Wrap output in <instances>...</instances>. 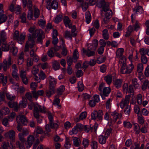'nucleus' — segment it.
<instances>
[{"label": "nucleus", "instance_id": "f257e3e1", "mask_svg": "<svg viewBox=\"0 0 149 149\" xmlns=\"http://www.w3.org/2000/svg\"><path fill=\"white\" fill-rule=\"evenodd\" d=\"M43 34V31L41 29L35 30L32 35L29 34L28 36V40L26 42L25 46V51H27L29 48H33L35 45L36 38L38 36H42Z\"/></svg>", "mask_w": 149, "mask_h": 149}, {"label": "nucleus", "instance_id": "f03ea898", "mask_svg": "<svg viewBox=\"0 0 149 149\" xmlns=\"http://www.w3.org/2000/svg\"><path fill=\"white\" fill-rule=\"evenodd\" d=\"M16 120L18 123L17 127V129L18 131L21 132L23 129L20 124V123L24 125H26L27 123V120L24 116L19 115L17 116Z\"/></svg>", "mask_w": 149, "mask_h": 149}, {"label": "nucleus", "instance_id": "7ed1b4c3", "mask_svg": "<svg viewBox=\"0 0 149 149\" xmlns=\"http://www.w3.org/2000/svg\"><path fill=\"white\" fill-rule=\"evenodd\" d=\"M28 107L31 110L34 108L33 111H40V112L44 113L46 112L44 107H41L36 103L30 102L28 104Z\"/></svg>", "mask_w": 149, "mask_h": 149}, {"label": "nucleus", "instance_id": "20e7f679", "mask_svg": "<svg viewBox=\"0 0 149 149\" xmlns=\"http://www.w3.org/2000/svg\"><path fill=\"white\" fill-rule=\"evenodd\" d=\"M69 28L71 29V33L70 31H66L64 34V36L66 39H71L72 37H75L77 35L76 27L74 25L73 27L69 26Z\"/></svg>", "mask_w": 149, "mask_h": 149}, {"label": "nucleus", "instance_id": "39448f33", "mask_svg": "<svg viewBox=\"0 0 149 149\" xmlns=\"http://www.w3.org/2000/svg\"><path fill=\"white\" fill-rule=\"evenodd\" d=\"M103 114V111L102 110L98 111L94 110L91 113V119L93 120H101L102 119Z\"/></svg>", "mask_w": 149, "mask_h": 149}, {"label": "nucleus", "instance_id": "423d86ee", "mask_svg": "<svg viewBox=\"0 0 149 149\" xmlns=\"http://www.w3.org/2000/svg\"><path fill=\"white\" fill-rule=\"evenodd\" d=\"M134 68L132 63H131L128 66L124 65L121 67L120 72L122 74H129L131 73Z\"/></svg>", "mask_w": 149, "mask_h": 149}, {"label": "nucleus", "instance_id": "0eeeda50", "mask_svg": "<svg viewBox=\"0 0 149 149\" xmlns=\"http://www.w3.org/2000/svg\"><path fill=\"white\" fill-rule=\"evenodd\" d=\"M12 63V61L11 60V57L10 56H9L7 60L5 59L3 62L2 67L3 70L5 71H6Z\"/></svg>", "mask_w": 149, "mask_h": 149}, {"label": "nucleus", "instance_id": "6e6552de", "mask_svg": "<svg viewBox=\"0 0 149 149\" xmlns=\"http://www.w3.org/2000/svg\"><path fill=\"white\" fill-rule=\"evenodd\" d=\"M83 127V125L81 124L78 123L74 127L72 130L69 132L70 135H72L73 134H77L79 131L81 130Z\"/></svg>", "mask_w": 149, "mask_h": 149}, {"label": "nucleus", "instance_id": "1a4fd4ad", "mask_svg": "<svg viewBox=\"0 0 149 149\" xmlns=\"http://www.w3.org/2000/svg\"><path fill=\"white\" fill-rule=\"evenodd\" d=\"M47 114L51 127L52 128H58V124L56 123L53 122V114L51 113L50 111L47 112Z\"/></svg>", "mask_w": 149, "mask_h": 149}, {"label": "nucleus", "instance_id": "9d476101", "mask_svg": "<svg viewBox=\"0 0 149 149\" xmlns=\"http://www.w3.org/2000/svg\"><path fill=\"white\" fill-rule=\"evenodd\" d=\"M15 132L13 130L9 131L4 134V136L6 138H9L10 140V142L11 141L12 143L15 141Z\"/></svg>", "mask_w": 149, "mask_h": 149}, {"label": "nucleus", "instance_id": "9b49d317", "mask_svg": "<svg viewBox=\"0 0 149 149\" xmlns=\"http://www.w3.org/2000/svg\"><path fill=\"white\" fill-rule=\"evenodd\" d=\"M88 49L87 50L84 49H83L82 50V53L83 54H86L88 57H90L94 56L95 54V51L93 50L92 47H89V45H88Z\"/></svg>", "mask_w": 149, "mask_h": 149}, {"label": "nucleus", "instance_id": "f8f14e48", "mask_svg": "<svg viewBox=\"0 0 149 149\" xmlns=\"http://www.w3.org/2000/svg\"><path fill=\"white\" fill-rule=\"evenodd\" d=\"M24 142H20L19 141H16L15 146H13V143L11 141L10 143V146H9L10 149H15L16 147L19 148V149H25L24 145Z\"/></svg>", "mask_w": 149, "mask_h": 149}, {"label": "nucleus", "instance_id": "ddd939ff", "mask_svg": "<svg viewBox=\"0 0 149 149\" xmlns=\"http://www.w3.org/2000/svg\"><path fill=\"white\" fill-rule=\"evenodd\" d=\"M27 6L29 8V10L28 11L27 18L29 20L33 19V9L32 8V5L31 1L29 0L28 2Z\"/></svg>", "mask_w": 149, "mask_h": 149}, {"label": "nucleus", "instance_id": "4468645a", "mask_svg": "<svg viewBox=\"0 0 149 149\" xmlns=\"http://www.w3.org/2000/svg\"><path fill=\"white\" fill-rule=\"evenodd\" d=\"M49 87L50 88L55 89L57 84V79L49 76Z\"/></svg>", "mask_w": 149, "mask_h": 149}, {"label": "nucleus", "instance_id": "2eb2a0df", "mask_svg": "<svg viewBox=\"0 0 149 149\" xmlns=\"http://www.w3.org/2000/svg\"><path fill=\"white\" fill-rule=\"evenodd\" d=\"M15 43L11 41L8 44L5 43L3 45L1 48L2 51L6 52L8 51L9 48H10L11 47H13L15 46Z\"/></svg>", "mask_w": 149, "mask_h": 149}, {"label": "nucleus", "instance_id": "dca6fc26", "mask_svg": "<svg viewBox=\"0 0 149 149\" xmlns=\"http://www.w3.org/2000/svg\"><path fill=\"white\" fill-rule=\"evenodd\" d=\"M111 91L109 87H104L102 92L100 93V94L101 96L102 99L104 100L105 99V97L108 96L110 93Z\"/></svg>", "mask_w": 149, "mask_h": 149}, {"label": "nucleus", "instance_id": "f3484780", "mask_svg": "<svg viewBox=\"0 0 149 149\" xmlns=\"http://www.w3.org/2000/svg\"><path fill=\"white\" fill-rule=\"evenodd\" d=\"M34 141V138L33 136H29L27 138V141L25 143L26 148H30Z\"/></svg>", "mask_w": 149, "mask_h": 149}, {"label": "nucleus", "instance_id": "a211bd4d", "mask_svg": "<svg viewBox=\"0 0 149 149\" xmlns=\"http://www.w3.org/2000/svg\"><path fill=\"white\" fill-rule=\"evenodd\" d=\"M130 100V97L127 96L125 99L123 100L120 103V107L123 109L125 106H128V105Z\"/></svg>", "mask_w": 149, "mask_h": 149}, {"label": "nucleus", "instance_id": "6ab92c4d", "mask_svg": "<svg viewBox=\"0 0 149 149\" xmlns=\"http://www.w3.org/2000/svg\"><path fill=\"white\" fill-rule=\"evenodd\" d=\"M111 115L113 118V120L114 122H115L118 119H120L121 118L122 115L121 113L119 114L116 111L111 112Z\"/></svg>", "mask_w": 149, "mask_h": 149}, {"label": "nucleus", "instance_id": "aec40b11", "mask_svg": "<svg viewBox=\"0 0 149 149\" xmlns=\"http://www.w3.org/2000/svg\"><path fill=\"white\" fill-rule=\"evenodd\" d=\"M26 33L23 32L21 33L17 40V41L20 44H22L24 42L26 37Z\"/></svg>", "mask_w": 149, "mask_h": 149}, {"label": "nucleus", "instance_id": "412c9836", "mask_svg": "<svg viewBox=\"0 0 149 149\" xmlns=\"http://www.w3.org/2000/svg\"><path fill=\"white\" fill-rule=\"evenodd\" d=\"M97 6L99 8H103V10L104 9H106V8L109 7V4L108 3H106L104 0H101L97 4Z\"/></svg>", "mask_w": 149, "mask_h": 149}, {"label": "nucleus", "instance_id": "4be33fe9", "mask_svg": "<svg viewBox=\"0 0 149 149\" xmlns=\"http://www.w3.org/2000/svg\"><path fill=\"white\" fill-rule=\"evenodd\" d=\"M134 14H132L131 16L132 21V23H134L135 21V24L134 25V30L137 31L140 29V25L139 22L137 21H135V17L134 16Z\"/></svg>", "mask_w": 149, "mask_h": 149}, {"label": "nucleus", "instance_id": "5701e85b", "mask_svg": "<svg viewBox=\"0 0 149 149\" xmlns=\"http://www.w3.org/2000/svg\"><path fill=\"white\" fill-rule=\"evenodd\" d=\"M44 93V91L42 90H39L37 91H33L32 92L34 97L37 99L38 96H42Z\"/></svg>", "mask_w": 149, "mask_h": 149}, {"label": "nucleus", "instance_id": "b1692460", "mask_svg": "<svg viewBox=\"0 0 149 149\" xmlns=\"http://www.w3.org/2000/svg\"><path fill=\"white\" fill-rule=\"evenodd\" d=\"M43 133V131L41 128L38 127L36 128L34 132V136L36 138L40 136L39 134H41Z\"/></svg>", "mask_w": 149, "mask_h": 149}, {"label": "nucleus", "instance_id": "393cba45", "mask_svg": "<svg viewBox=\"0 0 149 149\" xmlns=\"http://www.w3.org/2000/svg\"><path fill=\"white\" fill-rule=\"evenodd\" d=\"M124 52V49L123 48H118L116 51V57L118 58H119L122 57L124 56L123 55Z\"/></svg>", "mask_w": 149, "mask_h": 149}, {"label": "nucleus", "instance_id": "a878e982", "mask_svg": "<svg viewBox=\"0 0 149 149\" xmlns=\"http://www.w3.org/2000/svg\"><path fill=\"white\" fill-rule=\"evenodd\" d=\"M73 145L76 147H78L80 146L81 143V141L79 138L73 137H72Z\"/></svg>", "mask_w": 149, "mask_h": 149}, {"label": "nucleus", "instance_id": "bb28decb", "mask_svg": "<svg viewBox=\"0 0 149 149\" xmlns=\"http://www.w3.org/2000/svg\"><path fill=\"white\" fill-rule=\"evenodd\" d=\"M79 53L77 50L75 49L73 53V55L72 56V58H73L74 62L76 63L79 58Z\"/></svg>", "mask_w": 149, "mask_h": 149}, {"label": "nucleus", "instance_id": "cd10ccee", "mask_svg": "<svg viewBox=\"0 0 149 149\" xmlns=\"http://www.w3.org/2000/svg\"><path fill=\"white\" fill-rule=\"evenodd\" d=\"M8 105L9 107L13 108L15 111H18L19 107L17 103L9 102L8 103Z\"/></svg>", "mask_w": 149, "mask_h": 149}, {"label": "nucleus", "instance_id": "c85d7f7f", "mask_svg": "<svg viewBox=\"0 0 149 149\" xmlns=\"http://www.w3.org/2000/svg\"><path fill=\"white\" fill-rule=\"evenodd\" d=\"M122 82L123 80L122 79H117L114 81V85L117 88H119L121 87Z\"/></svg>", "mask_w": 149, "mask_h": 149}, {"label": "nucleus", "instance_id": "c756f323", "mask_svg": "<svg viewBox=\"0 0 149 149\" xmlns=\"http://www.w3.org/2000/svg\"><path fill=\"white\" fill-rule=\"evenodd\" d=\"M63 22L65 26L66 27L71 26L72 27L73 26L70 24V20L69 18L67 16H65L63 18Z\"/></svg>", "mask_w": 149, "mask_h": 149}, {"label": "nucleus", "instance_id": "7c9ffc66", "mask_svg": "<svg viewBox=\"0 0 149 149\" xmlns=\"http://www.w3.org/2000/svg\"><path fill=\"white\" fill-rule=\"evenodd\" d=\"M9 110L8 108L6 107H3L1 110H0V116L6 115L9 112Z\"/></svg>", "mask_w": 149, "mask_h": 149}, {"label": "nucleus", "instance_id": "2f4dec72", "mask_svg": "<svg viewBox=\"0 0 149 149\" xmlns=\"http://www.w3.org/2000/svg\"><path fill=\"white\" fill-rule=\"evenodd\" d=\"M87 113L85 111L82 112L81 113L79 118H77L75 119V121L77 122L79 121L80 120H81L85 119L86 117Z\"/></svg>", "mask_w": 149, "mask_h": 149}, {"label": "nucleus", "instance_id": "473e14b6", "mask_svg": "<svg viewBox=\"0 0 149 149\" xmlns=\"http://www.w3.org/2000/svg\"><path fill=\"white\" fill-rule=\"evenodd\" d=\"M118 59H119V64L120 65L121 67L122 66L126 65V58L125 56L122 57Z\"/></svg>", "mask_w": 149, "mask_h": 149}, {"label": "nucleus", "instance_id": "72a5a7b5", "mask_svg": "<svg viewBox=\"0 0 149 149\" xmlns=\"http://www.w3.org/2000/svg\"><path fill=\"white\" fill-rule=\"evenodd\" d=\"M55 92V89L50 88L49 87V89L46 91V95L47 97H49Z\"/></svg>", "mask_w": 149, "mask_h": 149}, {"label": "nucleus", "instance_id": "f704fd0d", "mask_svg": "<svg viewBox=\"0 0 149 149\" xmlns=\"http://www.w3.org/2000/svg\"><path fill=\"white\" fill-rule=\"evenodd\" d=\"M0 81L2 82L3 85H5L7 82V77H4L3 74L0 73Z\"/></svg>", "mask_w": 149, "mask_h": 149}, {"label": "nucleus", "instance_id": "c9c22d12", "mask_svg": "<svg viewBox=\"0 0 149 149\" xmlns=\"http://www.w3.org/2000/svg\"><path fill=\"white\" fill-rule=\"evenodd\" d=\"M112 76L111 74H109L106 76L104 77V79L108 84H110L112 81Z\"/></svg>", "mask_w": 149, "mask_h": 149}, {"label": "nucleus", "instance_id": "e433bc0d", "mask_svg": "<svg viewBox=\"0 0 149 149\" xmlns=\"http://www.w3.org/2000/svg\"><path fill=\"white\" fill-rule=\"evenodd\" d=\"M85 18L86 23L89 24L91 19V14L89 11H87L85 13Z\"/></svg>", "mask_w": 149, "mask_h": 149}, {"label": "nucleus", "instance_id": "4c0bfd02", "mask_svg": "<svg viewBox=\"0 0 149 149\" xmlns=\"http://www.w3.org/2000/svg\"><path fill=\"white\" fill-rule=\"evenodd\" d=\"M93 45H91V44H88L89 45V47H92L93 50H95L97 47L98 41L97 40H94L92 42Z\"/></svg>", "mask_w": 149, "mask_h": 149}, {"label": "nucleus", "instance_id": "58836bf2", "mask_svg": "<svg viewBox=\"0 0 149 149\" xmlns=\"http://www.w3.org/2000/svg\"><path fill=\"white\" fill-rule=\"evenodd\" d=\"M70 139L67 137H66L65 144L64 145L65 148L67 149H70L71 145L70 143Z\"/></svg>", "mask_w": 149, "mask_h": 149}, {"label": "nucleus", "instance_id": "ea45409f", "mask_svg": "<svg viewBox=\"0 0 149 149\" xmlns=\"http://www.w3.org/2000/svg\"><path fill=\"white\" fill-rule=\"evenodd\" d=\"M103 38L105 40H107L109 38L108 31L107 29H104L102 31Z\"/></svg>", "mask_w": 149, "mask_h": 149}, {"label": "nucleus", "instance_id": "a19ab883", "mask_svg": "<svg viewBox=\"0 0 149 149\" xmlns=\"http://www.w3.org/2000/svg\"><path fill=\"white\" fill-rule=\"evenodd\" d=\"M104 11L106 12L105 14V17L110 18L111 17L112 12L111 10L109 8L104 9Z\"/></svg>", "mask_w": 149, "mask_h": 149}, {"label": "nucleus", "instance_id": "79ce46f5", "mask_svg": "<svg viewBox=\"0 0 149 149\" xmlns=\"http://www.w3.org/2000/svg\"><path fill=\"white\" fill-rule=\"evenodd\" d=\"M106 138L105 136H100L99 138V143L102 144H105L106 142Z\"/></svg>", "mask_w": 149, "mask_h": 149}, {"label": "nucleus", "instance_id": "37998d69", "mask_svg": "<svg viewBox=\"0 0 149 149\" xmlns=\"http://www.w3.org/2000/svg\"><path fill=\"white\" fill-rule=\"evenodd\" d=\"M15 10L14 13H15L17 14H20L21 12V7L19 5H16L14 9Z\"/></svg>", "mask_w": 149, "mask_h": 149}, {"label": "nucleus", "instance_id": "c03bdc74", "mask_svg": "<svg viewBox=\"0 0 149 149\" xmlns=\"http://www.w3.org/2000/svg\"><path fill=\"white\" fill-rule=\"evenodd\" d=\"M6 16L2 14H0V24L3 22H5L7 20Z\"/></svg>", "mask_w": 149, "mask_h": 149}, {"label": "nucleus", "instance_id": "a18cd8bd", "mask_svg": "<svg viewBox=\"0 0 149 149\" xmlns=\"http://www.w3.org/2000/svg\"><path fill=\"white\" fill-rule=\"evenodd\" d=\"M65 87L64 86H60L57 89V93L58 95H61L65 90Z\"/></svg>", "mask_w": 149, "mask_h": 149}, {"label": "nucleus", "instance_id": "49530a36", "mask_svg": "<svg viewBox=\"0 0 149 149\" xmlns=\"http://www.w3.org/2000/svg\"><path fill=\"white\" fill-rule=\"evenodd\" d=\"M63 17L61 15H57L54 18V22L56 23H58L62 19Z\"/></svg>", "mask_w": 149, "mask_h": 149}, {"label": "nucleus", "instance_id": "de8ad7c7", "mask_svg": "<svg viewBox=\"0 0 149 149\" xmlns=\"http://www.w3.org/2000/svg\"><path fill=\"white\" fill-rule=\"evenodd\" d=\"M40 17L41 18L40 19L39 22L38 24L42 27L45 26V21L43 19L44 17L43 16H41Z\"/></svg>", "mask_w": 149, "mask_h": 149}, {"label": "nucleus", "instance_id": "09e8293b", "mask_svg": "<svg viewBox=\"0 0 149 149\" xmlns=\"http://www.w3.org/2000/svg\"><path fill=\"white\" fill-rule=\"evenodd\" d=\"M53 68L55 70H58L60 68L59 63L57 61L54 62L53 64Z\"/></svg>", "mask_w": 149, "mask_h": 149}, {"label": "nucleus", "instance_id": "8fccbe9b", "mask_svg": "<svg viewBox=\"0 0 149 149\" xmlns=\"http://www.w3.org/2000/svg\"><path fill=\"white\" fill-rule=\"evenodd\" d=\"M89 144V141L88 139L84 138L82 141V145L84 148L87 147Z\"/></svg>", "mask_w": 149, "mask_h": 149}, {"label": "nucleus", "instance_id": "3c124183", "mask_svg": "<svg viewBox=\"0 0 149 149\" xmlns=\"http://www.w3.org/2000/svg\"><path fill=\"white\" fill-rule=\"evenodd\" d=\"M138 123L141 124H143L144 122V120L143 116L141 115L138 114Z\"/></svg>", "mask_w": 149, "mask_h": 149}, {"label": "nucleus", "instance_id": "603ef678", "mask_svg": "<svg viewBox=\"0 0 149 149\" xmlns=\"http://www.w3.org/2000/svg\"><path fill=\"white\" fill-rule=\"evenodd\" d=\"M38 68L37 66H34L33 67L31 72L34 75H36L38 72Z\"/></svg>", "mask_w": 149, "mask_h": 149}, {"label": "nucleus", "instance_id": "864d4df0", "mask_svg": "<svg viewBox=\"0 0 149 149\" xmlns=\"http://www.w3.org/2000/svg\"><path fill=\"white\" fill-rule=\"evenodd\" d=\"M133 30V28L132 26L130 25L127 28V30L126 32L125 36H129L132 31Z\"/></svg>", "mask_w": 149, "mask_h": 149}, {"label": "nucleus", "instance_id": "5fc2aeb1", "mask_svg": "<svg viewBox=\"0 0 149 149\" xmlns=\"http://www.w3.org/2000/svg\"><path fill=\"white\" fill-rule=\"evenodd\" d=\"M149 49L142 48L140 49V53L141 56H145L147 54L148 55Z\"/></svg>", "mask_w": 149, "mask_h": 149}, {"label": "nucleus", "instance_id": "6e6d98bb", "mask_svg": "<svg viewBox=\"0 0 149 149\" xmlns=\"http://www.w3.org/2000/svg\"><path fill=\"white\" fill-rule=\"evenodd\" d=\"M134 11L136 13H141L143 12V10L141 6H139L136 7L134 8Z\"/></svg>", "mask_w": 149, "mask_h": 149}, {"label": "nucleus", "instance_id": "4d7b16f0", "mask_svg": "<svg viewBox=\"0 0 149 149\" xmlns=\"http://www.w3.org/2000/svg\"><path fill=\"white\" fill-rule=\"evenodd\" d=\"M78 88L80 92H81L84 90V86L81 82L79 81L78 83Z\"/></svg>", "mask_w": 149, "mask_h": 149}, {"label": "nucleus", "instance_id": "13d9d810", "mask_svg": "<svg viewBox=\"0 0 149 149\" xmlns=\"http://www.w3.org/2000/svg\"><path fill=\"white\" fill-rule=\"evenodd\" d=\"M136 99L138 104L139 105L141 104L142 102V95L141 94L138 95L137 96Z\"/></svg>", "mask_w": 149, "mask_h": 149}, {"label": "nucleus", "instance_id": "bf43d9fd", "mask_svg": "<svg viewBox=\"0 0 149 149\" xmlns=\"http://www.w3.org/2000/svg\"><path fill=\"white\" fill-rule=\"evenodd\" d=\"M27 104V102L26 99H22V100L20 102L19 106L25 108Z\"/></svg>", "mask_w": 149, "mask_h": 149}, {"label": "nucleus", "instance_id": "052dcab7", "mask_svg": "<svg viewBox=\"0 0 149 149\" xmlns=\"http://www.w3.org/2000/svg\"><path fill=\"white\" fill-rule=\"evenodd\" d=\"M9 81L10 82L13 84L12 86L13 88L14 89H18L19 88V85L17 84H13L14 83V81L13 79L12 78H10L9 79Z\"/></svg>", "mask_w": 149, "mask_h": 149}, {"label": "nucleus", "instance_id": "680f3d73", "mask_svg": "<svg viewBox=\"0 0 149 149\" xmlns=\"http://www.w3.org/2000/svg\"><path fill=\"white\" fill-rule=\"evenodd\" d=\"M143 65L141 63H139L137 66V71L139 73H141L143 70Z\"/></svg>", "mask_w": 149, "mask_h": 149}, {"label": "nucleus", "instance_id": "e2e57ef3", "mask_svg": "<svg viewBox=\"0 0 149 149\" xmlns=\"http://www.w3.org/2000/svg\"><path fill=\"white\" fill-rule=\"evenodd\" d=\"M0 35L1 39L3 41L7 39L6 33L3 30L1 31Z\"/></svg>", "mask_w": 149, "mask_h": 149}, {"label": "nucleus", "instance_id": "0e129e2a", "mask_svg": "<svg viewBox=\"0 0 149 149\" xmlns=\"http://www.w3.org/2000/svg\"><path fill=\"white\" fill-rule=\"evenodd\" d=\"M52 8L56 9L58 7V3L56 0H54L52 2L51 4Z\"/></svg>", "mask_w": 149, "mask_h": 149}, {"label": "nucleus", "instance_id": "69168bd1", "mask_svg": "<svg viewBox=\"0 0 149 149\" xmlns=\"http://www.w3.org/2000/svg\"><path fill=\"white\" fill-rule=\"evenodd\" d=\"M11 48H12V49H11V51L12 52L13 55L14 56H16L18 52L17 48L14 47V46L11 47Z\"/></svg>", "mask_w": 149, "mask_h": 149}, {"label": "nucleus", "instance_id": "338daca9", "mask_svg": "<svg viewBox=\"0 0 149 149\" xmlns=\"http://www.w3.org/2000/svg\"><path fill=\"white\" fill-rule=\"evenodd\" d=\"M40 15V10L38 8H35L34 10V16L35 18H38Z\"/></svg>", "mask_w": 149, "mask_h": 149}, {"label": "nucleus", "instance_id": "774afa93", "mask_svg": "<svg viewBox=\"0 0 149 149\" xmlns=\"http://www.w3.org/2000/svg\"><path fill=\"white\" fill-rule=\"evenodd\" d=\"M15 113L14 112H12L8 116V119L9 121H12L15 118Z\"/></svg>", "mask_w": 149, "mask_h": 149}]
</instances>
